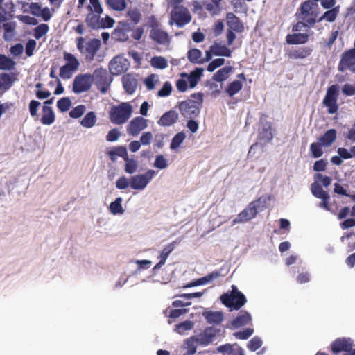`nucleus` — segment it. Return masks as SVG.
<instances>
[{"mask_svg":"<svg viewBox=\"0 0 355 355\" xmlns=\"http://www.w3.org/2000/svg\"><path fill=\"white\" fill-rule=\"evenodd\" d=\"M215 336L216 332L214 328H206L204 332L199 336V340L200 344L207 345L212 341Z\"/></svg>","mask_w":355,"mask_h":355,"instance_id":"31","label":"nucleus"},{"mask_svg":"<svg viewBox=\"0 0 355 355\" xmlns=\"http://www.w3.org/2000/svg\"><path fill=\"white\" fill-rule=\"evenodd\" d=\"M270 200V196H261L250 202L247 207L240 212L232 220V224L245 223L256 217L258 210L263 211L266 209L267 203Z\"/></svg>","mask_w":355,"mask_h":355,"instance_id":"1","label":"nucleus"},{"mask_svg":"<svg viewBox=\"0 0 355 355\" xmlns=\"http://www.w3.org/2000/svg\"><path fill=\"white\" fill-rule=\"evenodd\" d=\"M259 135L262 139L266 141H270L273 138L271 123H266L264 124L259 132Z\"/></svg>","mask_w":355,"mask_h":355,"instance_id":"38","label":"nucleus"},{"mask_svg":"<svg viewBox=\"0 0 355 355\" xmlns=\"http://www.w3.org/2000/svg\"><path fill=\"white\" fill-rule=\"evenodd\" d=\"M105 4L115 11H123L127 6L126 0H105Z\"/></svg>","mask_w":355,"mask_h":355,"instance_id":"34","label":"nucleus"},{"mask_svg":"<svg viewBox=\"0 0 355 355\" xmlns=\"http://www.w3.org/2000/svg\"><path fill=\"white\" fill-rule=\"evenodd\" d=\"M109 155L112 160L114 159V156H119L120 157H122L123 159H125V158L128 159V157L126 147L123 146L116 147L113 150L109 153Z\"/></svg>","mask_w":355,"mask_h":355,"instance_id":"45","label":"nucleus"},{"mask_svg":"<svg viewBox=\"0 0 355 355\" xmlns=\"http://www.w3.org/2000/svg\"><path fill=\"white\" fill-rule=\"evenodd\" d=\"M339 6L330 8L318 19V21L320 22L323 20H325L328 22L334 21L339 14Z\"/></svg>","mask_w":355,"mask_h":355,"instance_id":"30","label":"nucleus"},{"mask_svg":"<svg viewBox=\"0 0 355 355\" xmlns=\"http://www.w3.org/2000/svg\"><path fill=\"white\" fill-rule=\"evenodd\" d=\"M178 119V114L176 111L171 110L165 112L158 120L157 123L160 126L168 127L175 124Z\"/></svg>","mask_w":355,"mask_h":355,"instance_id":"21","label":"nucleus"},{"mask_svg":"<svg viewBox=\"0 0 355 355\" xmlns=\"http://www.w3.org/2000/svg\"><path fill=\"white\" fill-rule=\"evenodd\" d=\"M340 95L339 85H331L327 87L326 94L322 100V104L327 107L329 114H336L339 110L338 100Z\"/></svg>","mask_w":355,"mask_h":355,"instance_id":"7","label":"nucleus"},{"mask_svg":"<svg viewBox=\"0 0 355 355\" xmlns=\"http://www.w3.org/2000/svg\"><path fill=\"white\" fill-rule=\"evenodd\" d=\"M313 49L310 46H302L297 49H293L287 53V56L290 59H305L310 56Z\"/></svg>","mask_w":355,"mask_h":355,"instance_id":"19","label":"nucleus"},{"mask_svg":"<svg viewBox=\"0 0 355 355\" xmlns=\"http://www.w3.org/2000/svg\"><path fill=\"white\" fill-rule=\"evenodd\" d=\"M124 161L125 162V171L127 173L132 174L135 172H136L138 168V163L137 160L132 158H129V157H128V159L125 158Z\"/></svg>","mask_w":355,"mask_h":355,"instance_id":"47","label":"nucleus"},{"mask_svg":"<svg viewBox=\"0 0 355 355\" xmlns=\"http://www.w3.org/2000/svg\"><path fill=\"white\" fill-rule=\"evenodd\" d=\"M233 71V67L231 66L225 67L217 71L213 75V80L216 82H223L227 79L229 74Z\"/></svg>","mask_w":355,"mask_h":355,"instance_id":"32","label":"nucleus"},{"mask_svg":"<svg viewBox=\"0 0 355 355\" xmlns=\"http://www.w3.org/2000/svg\"><path fill=\"white\" fill-rule=\"evenodd\" d=\"M336 130L335 129H329L319 137L318 141L324 147H329L336 141Z\"/></svg>","mask_w":355,"mask_h":355,"instance_id":"25","label":"nucleus"},{"mask_svg":"<svg viewBox=\"0 0 355 355\" xmlns=\"http://www.w3.org/2000/svg\"><path fill=\"white\" fill-rule=\"evenodd\" d=\"M202 69L196 68L191 72L190 75L188 76V82L189 83L190 88H193L196 86L201 76L202 75Z\"/></svg>","mask_w":355,"mask_h":355,"instance_id":"36","label":"nucleus"},{"mask_svg":"<svg viewBox=\"0 0 355 355\" xmlns=\"http://www.w3.org/2000/svg\"><path fill=\"white\" fill-rule=\"evenodd\" d=\"M93 83V76L91 74H79L75 77L73 83V92L80 94L88 91Z\"/></svg>","mask_w":355,"mask_h":355,"instance_id":"11","label":"nucleus"},{"mask_svg":"<svg viewBox=\"0 0 355 355\" xmlns=\"http://www.w3.org/2000/svg\"><path fill=\"white\" fill-rule=\"evenodd\" d=\"M151 65L157 69H165L168 66L167 60L161 56H155L151 59Z\"/></svg>","mask_w":355,"mask_h":355,"instance_id":"50","label":"nucleus"},{"mask_svg":"<svg viewBox=\"0 0 355 355\" xmlns=\"http://www.w3.org/2000/svg\"><path fill=\"white\" fill-rule=\"evenodd\" d=\"M92 76L97 89L103 94L106 93L112 80L107 70L103 68L95 69Z\"/></svg>","mask_w":355,"mask_h":355,"instance_id":"9","label":"nucleus"},{"mask_svg":"<svg viewBox=\"0 0 355 355\" xmlns=\"http://www.w3.org/2000/svg\"><path fill=\"white\" fill-rule=\"evenodd\" d=\"M132 107L128 103H122L117 106H113L109 112L111 122L114 124H123L131 116Z\"/></svg>","mask_w":355,"mask_h":355,"instance_id":"6","label":"nucleus"},{"mask_svg":"<svg viewBox=\"0 0 355 355\" xmlns=\"http://www.w3.org/2000/svg\"><path fill=\"white\" fill-rule=\"evenodd\" d=\"M193 324L191 321L187 320L175 326V331L180 334H184L186 331L190 330L193 328Z\"/></svg>","mask_w":355,"mask_h":355,"instance_id":"52","label":"nucleus"},{"mask_svg":"<svg viewBox=\"0 0 355 355\" xmlns=\"http://www.w3.org/2000/svg\"><path fill=\"white\" fill-rule=\"evenodd\" d=\"M15 62L5 55L0 54V69L10 70L14 68Z\"/></svg>","mask_w":355,"mask_h":355,"instance_id":"40","label":"nucleus"},{"mask_svg":"<svg viewBox=\"0 0 355 355\" xmlns=\"http://www.w3.org/2000/svg\"><path fill=\"white\" fill-rule=\"evenodd\" d=\"M87 10V12H95L96 14H102L103 12V8L100 0H89Z\"/></svg>","mask_w":355,"mask_h":355,"instance_id":"42","label":"nucleus"},{"mask_svg":"<svg viewBox=\"0 0 355 355\" xmlns=\"http://www.w3.org/2000/svg\"><path fill=\"white\" fill-rule=\"evenodd\" d=\"M226 23L228 29H232L236 33H242L244 31V25L236 15L233 12H227L226 14Z\"/></svg>","mask_w":355,"mask_h":355,"instance_id":"17","label":"nucleus"},{"mask_svg":"<svg viewBox=\"0 0 355 355\" xmlns=\"http://www.w3.org/2000/svg\"><path fill=\"white\" fill-rule=\"evenodd\" d=\"M315 180H320L322 183V184L327 187L331 184V178L327 175H323L321 173H315L314 175Z\"/></svg>","mask_w":355,"mask_h":355,"instance_id":"64","label":"nucleus"},{"mask_svg":"<svg viewBox=\"0 0 355 355\" xmlns=\"http://www.w3.org/2000/svg\"><path fill=\"white\" fill-rule=\"evenodd\" d=\"M101 14L87 12L85 17V23L88 28L92 30H98Z\"/></svg>","mask_w":355,"mask_h":355,"instance_id":"29","label":"nucleus"},{"mask_svg":"<svg viewBox=\"0 0 355 355\" xmlns=\"http://www.w3.org/2000/svg\"><path fill=\"white\" fill-rule=\"evenodd\" d=\"M342 92L346 96L355 95V84H345L342 87Z\"/></svg>","mask_w":355,"mask_h":355,"instance_id":"63","label":"nucleus"},{"mask_svg":"<svg viewBox=\"0 0 355 355\" xmlns=\"http://www.w3.org/2000/svg\"><path fill=\"white\" fill-rule=\"evenodd\" d=\"M192 17L187 8L184 6L173 8L171 11V21L179 28H182L190 23Z\"/></svg>","mask_w":355,"mask_h":355,"instance_id":"8","label":"nucleus"},{"mask_svg":"<svg viewBox=\"0 0 355 355\" xmlns=\"http://www.w3.org/2000/svg\"><path fill=\"white\" fill-rule=\"evenodd\" d=\"M252 320L250 314L246 311H241L238 315L231 321L233 328H239L248 324Z\"/></svg>","mask_w":355,"mask_h":355,"instance_id":"23","label":"nucleus"},{"mask_svg":"<svg viewBox=\"0 0 355 355\" xmlns=\"http://www.w3.org/2000/svg\"><path fill=\"white\" fill-rule=\"evenodd\" d=\"M49 26L46 24H41L34 29V37L38 40L46 35L49 31Z\"/></svg>","mask_w":355,"mask_h":355,"instance_id":"53","label":"nucleus"},{"mask_svg":"<svg viewBox=\"0 0 355 355\" xmlns=\"http://www.w3.org/2000/svg\"><path fill=\"white\" fill-rule=\"evenodd\" d=\"M178 242L174 241L168 243L165 248L161 251L159 259V261L153 267V270L156 271L160 269L166 263L167 258L171 252L175 249Z\"/></svg>","mask_w":355,"mask_h":355,"instance_id":"18","label":"nucleus"},{"mask_svg":"<svg viewBox=\"0 0 355 355\" xmlns=\"http://www.w3.org/2000/svg\"><path fill=\"white\" fill-rule=\"evenodd\" d=\"M311 191L312 194L317 198H320L329 195L327 191L322 189V186L316 182L311 184Z\"/></svg>","mask_w":355,"mask_h":355,"instance_id":"46","label":"nucleus"},{"mask_svg":"<svg viewBox=\"0 0 355 355\" xmlns=\"http://www.w3.org/2000/svg\"><path fill=\"white\" fill-rule=\"evenodd\" d=\"M309 40V35L306 33L288 34L286 42L288 44L298 45L306 44Z\"/></svg>","mask_w":355,"mask_h":355,"instance_id":"22","label":"nucleus"},{"mask_svg":"<svg viewBox=\"0 0 355 355\" xmlns=\"http://www.w3.org/2000/svg\"><path fill=\"white\" fill-rule=\"evenodd\" d=\"M322 146L323 145L319 141L311 144L310 152L313 158H319L323 155Z\"/></svg>","mask_w":355,"mask_h":355,"instance_id":"41","label":"nucleus"},{"mask_svg":"<svg viewBox=\"0 0 355 355\" xmlns=\"http://www.w3.org/2000/svg\"><path fill=\"white\" fill-rule=\"evenodd\" d=\"M253 332L254 330L252 329L247 328L243 331L234 333V336L237 339L246 340L252 335Z\"/></svg>","mask_w":355,"mask_h":355,"instance_id":"58","label":"nucleus"},{"mask_svg":"<svg viewBox=\"0 0 355 355\" xmlns=\"http://www.w3.org/2000/svg\"><path fill=\"white\" fill-rule=\"evenodd\" d=\"M203 317L209 324H220L223 320V315L220 311H207L202 313Z\"/></svg>","mask_w":355,"mask_h":355,"instance_id":"28","label":"nucleus"},{"mask_svg":"<svg viewBox=\"0 0 355 355\" xmlns=\"http://www.w3.org/2000/svg\"><path fill=\"white\" fill-rule=\"evenodd\" d=\"M155 175V171L148 170L144 174L132 176L130 178V187L135 190L144 189Z\"/></svg>","mask_w":355,"mask_h":355,"instance_id":"12","label":"nucleus"},{"mask_svg":"<svg viewBox=\"0 0 355 355\" xmlns=\"http://www.w3.org/2000/svg\"><path fill=\"white\" fill-rule=\"evenodd\" d=\"M202 101V94H193L191 95V98L179 103L178 108L180 114L187 119H193L198 116L200 112Z\"/></svg>","mask_w":355,"mask_h":355,"instance_id":"2","label":"nucleus"},{"mask_svg":"<svg viewBox=\"0 0 355 355\" xmlns=\"http://www.w3.org/2000/svg\"><path fill=\"white\" fill-rule=\"evenodd\" d=\"M149 37L155 43L165 45L170 42L168 33L162 28V26L156 29H150Z\"/></svg>","mask_w":355,"mask_h":355,"instance_id":"16","label":"nucleus"},{"mask_svg":"<svg viewBox=\"0 0 355 355\" xmlns=\"http://www.w3.org/2000/svg\"><path fill=\"white\" fill-rule=\"evenodd\" d=\"M96 122V116L94 112L91 111L86 114L84 118L81 120L80 124L83 127L91 128L94 126Z\"/></svg>","mask_w":355,"mask_h":355,"instance_id":"35","label":"nucleus"},{"mask_svg":"<svg viewBox=\"0 0 355 355\" xmlns=\"http://www.w3.org/2000/svg\"><path fill=\"white\" fill-rule=\"evenodd\" d=\"M114 23L115 21L114 19L106 15L105 17H102L101 19L98 26V30L112 28Z\"/></svg>","mask_w":355,"mask_h":355,"instance_id":"51","label":"nucleus"},{"mask_svg":"<svg viewBox=\"0 0 355 355\" xmlns=\"http://www.w3.org/2000/svg\"><path fill=\"white\" fill-rule=\"evenodd\" d=\"M76 69L71 67L67 65L66 64L60 68V76L64 80L69 79L72 77L73 73Z\"/></svg>","mask_w":355,"mask_h":355,"instance_id":"48","label":"nucleus"},{"mask_svg":"<svg viewBox=\"0 0 355 355\" xmlns=\"http://www.w3.org/2000/svg\"><path fill=\"white\" fill-rule=\"evenodd\" d=\"M63 58L66 61V64L73 67L75 69H78L80 65L78 60L71 53L64 52L63 53Z\"/></svg>","mask_w":355,"mask_h":355,"instance_id":"44","label":"nucleus"},{"mask_svg":"<svg viewBox=\"0 0 355 355\" xmlns=\"http://www.w3.org/2000/svg\"><path fill=\"white\" fill-rule=\"evenodd\" d=\"M147 120L141 116L132 119L127 127V132L130 135L137 136L147 127Z\"/></svg>","mask_w":355,"mask_h":355,"instance_id":"14","label":"nucleus"},{"mask_svg":"<svg viewBox=\"0 0 355 355\" xmlns=\"http://www.w3.org/2000/svg\"><path fill=\"white\" fill-rule=\"evenodd\" d=\"M211 49L215 56H224L229 58L232 55L231 49L224 44L215 42L211 45Z\"/></svg>","mask_w":355,"mask_h":355,"instance_id":"27","label":"nucleus"},{"mask_svg":"<svg viewBox=\"0 0 355 355\" xmlns=\"http://www.w3.org/2000/svg\"><path fill=\"white\" fill-rule=\"evenodd\" d=\"M16 76L14 73H2L0 74V92H6L12 87L16 80Z\"/></svg>","mask_w":355,"mask_h":355,"instance_id":"24","label":"nucleus"},{"mask_svg":"<svg viewBox=\"0 0 355 355\" xmlns=\"http://www.w3.org/2000/svg\"><path fill=\"white\" fill-rule=\"evenodd\" d=\"M187 58L194 64H202V51L196 48L191 49L187 52Z\"/></svg>","mask_w":355,"mask_h":355,"instance_id":"33","label":"nucleus"},{"mask_svg":"<svg viewBox=\"0 0 355 355\" xmlns=\"http://www.w3.org/2000/svg\"><path fill=\"white\" fill-rule=\"evenodd\" d=\"M242 87V83L239 80H236L230 83L225 92H227L229 96H233L239 91H241Z\"/></svg>","mask_w":355,"mask_h":355,"instance_id":"39","label":"nucleus"},{"mask_svg":"<svg viewBox=\"0 0 355 355\" xmlns=\"http://www.w3.org/2000/svg\"><path fill=\"white\" fill-rule=\"evenodd\" d=\"M225 64L224 58H216L212 60L207 66V70L213 72L216 68L223 66Z\"/></svg>","mask_w":355,"mask_h":355,"instance_id":"60","label":"nucleus"},{"mask_svg":"<svg viewBox=\"0 0 355 355\" xmlns=\"http://www.w3.org/2000/svg\"><path fill=\"white\" fill-rule=\"evenodd\" d=\"M154 166L159 169H164L168 166L166 159L162 155H157L154 162Z\"/></svg>","mask_w":355,"mask_h":355,"instance_id":"62","label":"nucleus"},{"mask_svg":"<svg viewBox=\"0 0 355 355\" xmlns=\"http://www.w3.org/2000/svg\"><path fill=\"white\" fill-rule=\"evenodd\" d=\"M123 89L128 94H132L135 92L138 80L137 76L133 73H125L121 78Z\"/></svg>","mask_w":355,"mask_h":355,"instance_id":"15","label":"nucleus"},{"mask_svg":"<svg viewBox=\"0 0 355 355\" xmlns=\"http://www.w3.org/2000/svg\"><path fill=\"white\" fill-rule=\"evenodd\" d=\"M205 9L213 16L218 15L221 10V5L216 3H208L205 5Z\"/></svg>","mask_w":355,"mask_h":355,"instance_id":"56","label":"nucleus"},{"mask_svg":"<svg viewBox=\"0 0 355 355\" xmlns=\"http://www.w3.org/2000/svg\"><path fill=\"white\" fill-rule=\"evenodd\" d=\"M130 67V62L123 56L113 58L109 63V70L113 76H119L125 72Z\"/></svg>","mask_w":355,"mask_h":355,"instance_id":"13","label":"nucleus"},{"mask_svg":"<svg viewBox=\"0 0 355 355\" xmlns=\"http://www.w3.org/2000/svg\"><path fill=\"white\" fill-rule=\"evenodd\" d=\"M186 138V135L184 132H178L172 139L171 142L170 144V148L172 150H177L182 142L184 141Z\"/></svg>","mask_w":355,"mask_h":355,"instance_id":"37","label":"nucleus"},{"mask_svg":"<svg viewBox=\"0 0 355 355\" xmlns=\"http://www.w3.org/2000/svg\"><path fill=\"white\" fill-rule=\"evenodd\" d=\"M122 198L121 197H118L115 199V200L110 203V211L112 214H121L124 212V210L121 205Z\"/></svg>","mask_w":355,"mask_h":355,"instance_id":"43","label":"nucleus"},{"mask_svg":"<svg viewBox=\"0 0 355 355\" xmlns=\"http://www.w3.org/2000/svg\"><path fill=\"white\" fill-rule=\"evenodd\" d=\"M71 105V100L67 97H63L57 102L58 108L62 112L69 110Z\"/></svg>","mask_w":355,"mask_h":355,"instance_id":"54","label":"nucleus"},{"mask_svg":"<svg viewBox=\"0 0 355 355\" xmlns=\"http://www.w3.org/2000/svg\"><path fill=\"white\" fill-rule=\"evenodd\" d=\"M318 4L317 3H311L309 1H305L301 3L296 17L298 20L305 21L308 25L313 27L317 22Z\"/></svg>","mask_w":355,"mask_h":355,"instance_id":"3","label":"nucleus"},{"mask_svg":"<svg viewBox=\"0 0 355 355\" xmlns=\"http://www.w3.org/2000/svg\"><path fill=\"white\" fill-rule=\"evenodd\" d=\"M172 92V86L169 82L164 83V85L157 92V96L159 97H166L169 96Z\"/></svg>","mask_w":355,"mask_h":355,"instance_id":"59","label":"nucleus"},{"mask_svg":"<svg viewBox=\"0 0 355 355\" xmlns=\"http://www.w3.org/2000/svg\"><path fill=\"white\" fill-rule=\"evenodd\" d=\"M338 69L340 72L349 70L355 73V48L347 50L341 54Z\"/></svg>","mask_w":355,"mask_h":355,"instance_id":"10","label":"nucleus"},{"mask_svg":"<svg viewBox=\"0 0 355 355\" xmlns=\"http://www.w3.org/2000/svg\"><path fill=\"white\" fill-rule=\"evenodd\" d=\"M85 110L86 107L84 105H79L69 112V116L73 119H78L85 112Z\"/></svg>","mask_w":355,"mask_h":355,"instance_id":"55","label":"nucleus"},{"mask_svg":"<svg viewBox=\"0 0 355 355\" xmlns=\"http://www.w3.org/2000/svg\"><path fill=\"white\" fill-rule=\"evenodd\" d=\"M261 345L262 340L259 337L254 336L248 342V347L250 351L254 352L260 348Z\"/></svg>","mask_w":355,"mask_h":355,"instance_id":"57","label":"nucleus"},{"mask_svg":"<svg viewBox=\"0 0 355 355\" xmlns=\"http://www.w3.org/2000/svg\"><path fill=\"white\" fill-rule=\"evenodd\" d=\"M127 16L134 24H137L141 19V14L137 8L130 9L127 12Z\"/></svg>","mask_w":355,"mask_h":355,"instance_id":"49","label":"nucleus"},{"mask_svg":"<svg viewBox=\"0 0 355 355\" xmlns=\"http://www.w3.org/2000/svg\"><path fill=\"white\" fill-rule=\"evenodd\" d=\"M55 119V116L53 109L48 105H44L42 107V116L41 118V123L43 125H49L53 123Z\"/></svg>","mask_w":355,"mask_h":355,"instance_id":"26","label":"nucleus"},{"mask_svg":"<svg viewBox=\"0 0 355 355\" xmlns=\"http://www.w3.org/2000/svg\"><path fill=\"white\" fill-rule=\"evenodd\" d=\"M76 42L78 50L84 55L85 61L89 62L94 60L101 46V42L97 38L89 40L85 46H84L85 39L83 37H78Z\"/></svg>","mask_w":355,"mask_h":355,"instance_id":"4","label":"nucleus"},{"mask_svg":"<svg viewBox=\"0 0 355 355\" xmlns=\"http://www.w3.org/2000/svg\"><path fill=\"white\" fill-rule=\"evenodd\" d=\"M331 350L334 354L341 352H348L352 349V344L349 339L345 338L336 339L331 343Z\"/></svg>","mask_w":355,"mask_h":355,"instance_id":"20","label":"nucleus"},{"mask_svg":"<svg viewBox=\"0 0 355 355\" xmlns=\"http://www.w3.org/2000/svg\"><path fill=\"white\" fill-rule=\"evenodd\" d=\"M129 186L130 187V179L125 176L120 177L116 182V187L119 189H125Z\"/></svg>","mask_w":355,"mask_h":355,"instance_id":"61","label":"nucleus"},{"mask_svg":"<svg viewBox=\"0 0 355 355\" xmlns=\"http://www.w3.org/2000/svg\"><path fill=\"white\" fill-rule=\"evenodd\" d=\"M220 299L225 306L234 310L240 309L247 302L245 296L237 289L235 285L232 286L230 294L224 293Z\"/></svg>","mask_w":355,"mask_h":355,"instance_id":"5","label":"nucleus"}]
</instances>
